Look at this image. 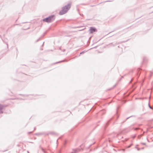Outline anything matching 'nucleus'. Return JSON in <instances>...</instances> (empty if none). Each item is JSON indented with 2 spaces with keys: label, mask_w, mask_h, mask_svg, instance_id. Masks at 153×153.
Wrapping results in <instances>:
<instances>
[{
  "label": "nucleus",
  "mask_w": 153,
  "mask_h": 153,
  "mask_svg": "<svg viewBox=\"0 0 153 153\" xmlns=\"http://www.w3.org/2000/svg\"><path fill=\"white\" fill-rule=\"evenodd\" d=\"M71 5V4L69 3L67 5L63 7L62 10L60 11L59 14L61 15L65 13L70 8Z\"/></svg>",
  "instance_id": "nucleus-1"
},
{
  "label": "nucleus",
  "mask_w": 153,
  "mask_h": 153,
  "mask_svg": "<svg viewBox=\"0 0 153 153\" xmlns=\"http://www.w3.org/2000/svg\"><path fill=\"white\" fill-rule=\"evenodd\" d=\"M55 19V16L54 15H52L49 16L48 17L43 19L42 21L47 23L51 22H53Z\"/></svg>",
  "instance_id": "nucleus-2"
},
{
  "label": "nucleus",
  "mask_w": 153,
  "mask_h": 153,
  "mask_svg": "<svg viewBox=\"0 0 153 153\" xmlns=\"http://www.w3.org/2000/svg\"><path fill=\"white\" fill-rule=\"evenodd\" d=\"M89 30H90V33H92L94 32H96L97 31V29L93 27H91Z\"/></svg>",
  "instance_id": "nucleus-3"
},
{
  "label": "nucleus",
  "mask_w": 153,
  "mask_h": 153,
  "mask_svg": "<svg viewBox=\"0 0 153 153\" xmlns=\"http://www.w3.org/2000/svg\"><path fill=\"white\" fill-rule=\"evenodd\" d=\"M4 107V106L2 105H0V114L2 113L3 112L2 110Z\"/></svg>",
  "instance_id": "nucleus-4"
},
{
  "label": "nucleus",
  "mask_w": 153,
  "mask_h": 153,
  "mask_svg": "<svg viewBox=\"0 0 153 153\" xmlns=\"http://www.w3.org/2000/svg\"><path fill=\"white\" fill-rule=\"evenodd\" d=\"M44 134V133L41 132V133H36V135H42V134Z\"/></svg>",
  "instance_id": "nucleus-5"
},
{
  "label": "nucleus",
  "mask_w": 153,
  "mask_h": 153,
  "mask_svg": "<svg viewBox=\"0 0 153 153\" xmlns=\"http://www.w3.org/2000/svg\"><path fill=\"white\" fill-rule=\"evenodd\" d=\"M73 150L75 152H78L79 151V150H78V149H73Z\"/></svg>",
  "instance_id": "nucleus-6"
},
{
  "label": "nucleus",
  "mask_w": 153,
  "mask_h": 153,
  "mask_svg": "<svg viewBox=\"0 0 153 153\" xmlns=\"http://www.w3.org/2000/svg\"><path fill=\"white\" fill-rule=\"evenodd\" d=\"M41 37H40L39 38L36 42H38L40 40V39H41Z\"/></svg>",
  "instance_id": "nucleus-7"
},
{
  "label": "nucleus",
  "mask_w": 153,
  "mask_h": 153,
  "mask_svg": "<svg viewBox=\"0 0 153 153\" xmlns=\"http://www.w3.org/2000/svg\"><path fill=\"white\" fill-rule=\"evenodd\" d=\"M41 150H42V151L43 152L45 153V150H44V149L42 148H41Z\"/></svg>",
  "instance_id": "nucleus-8"
},
{
  "label": "nucleus",
  "mask_w": 153,
  "mask_h": 153,
  "mask_svg": "<svg viewBox=\"0 0 153 153\" xmlns=\"http://www.w3.org/2000/svg\"><path fill=\"white\" fill-rule=\"evenodd\" d=\"M64 61V60H62V61H59V62H57L55 64H56V63H59L60 62H63Z\"/></svg>",
  "instance_id": "nucleus-9"
},
{
  "label": "nucleus",
  "mask_w": 153,
  "mask_h": 153,
  "mask_svg": "<svg viewBox=\"0 0 153 153\" xmlns=\"http://www.w3.org/2000/svg\"><path fill=\"white\" fill-rule=\"evenodd\" d=\"M128 117L127 118H126V119L124 121V122H123L122 123H123L126 120H127V119H128L129 118H130V117Z\"/></svg>",
  "instance_id": "nucleus-10"
},
{
  "label": "nucleus",
  "mask_w": 153,
  "mask_h": 153,
  "mask_svg": "<svg viewBox=\"0 0 153 153\" xmlns=\"http://www.w3.org/2000/svg\"><path fill=\"white\" fill-rule=\"evenodd\" d=\"M51 134H54L57 135L56 133H54V132H51Z\"/></svg>",
  "instance_id": "nucleus-11"
},
{
  "label": "nucleus",
  "mask_w": 153,
  "mask_h": 153,
  "mask_svg": "<svg viewBox=\"0 0 153 153\" xmlns=\"http://www.w3.org/2000/svg\"><path fill=\"white\" fill-rule=\"evenodd\" d=\"M149 108H151V109H152V107L151 106H150V105H149Z\"/></svg>",
  "instance_id": "nucleus-12"
},
{
  "label": "nucleus",
  "mask_w": 153,
  "mask_h": 153,
  "mask_svg": "<svg viewBox=\"0 0 153 153\" xmlns=\"http://www.w3.org/2000/svg\"><path fill=\"white\" fill-rule=\"evenodd\" d=\"M132 144H130L129 146H128V148H129L130 147H131V146H132Z\"/></svg>",
  "instance_id": "nucleus-13"
},
{
  "label": "nucleus",
  "mask_w": 153,
  "mask_h": 153,
  "mask_svg": "<svg viewBox=\"0 0 153 153\" xmlns=\"http://www.w3.org/2000/svg\"><path fill=\"white\" fill-rule=\"evenodd\" d=\"M84 53H85V51H83L82 52H81L80 54H83Z\"/></svg>",
  "instance_id": "nucleus-14"
},
{
  "label": "nucleus",
  "mask_w": 153,
  "mask_h": 153,
  "mask_svg": "<svg viewBox=\"0 0 153 153\" xmlns=\"http://www.w3.org/2000/svg\"><path fill=\"white\" fill-rule=\"evenodd\" d=\"M139 129L138 128H134L135 130H137Z\"/></svg>",
  "instance_id": "nucleus-15"
},
{
  "label": "nucleus",
  "mask_w": 153,
  "mask_h": 153,
  "mask_svg": "<svg viewBox=\"0 0 153 153\" xmlns=\"http://www.w3.org/2000/svg\"><path fill=\"white\" fill-rule=\"evenodd\" d=\"M116 85H117V84H116L115 85H114V86H113V88H114V87H115L116 86Z\"/></svg>",
  "instance_id": "nucleus-16"
},
{
  "label": "nucleus",
  "mask_w": 153,
  "mask_h": 153,
  "mask_svg": "<svg viewBox=\"0 0 153 153\" xmlns=\"http://www.w3.org/2000/svg\"><path fill=\"white\" fill-rule=\"evenodd\" d=\"M142 144L144 145H146V144L145 143H142Z\"/></svg>",
  "instance_id": "nucleus-17"
},
{
  "label": "nucleus",
  "mask_w": 153,
  "mask_h": 153,
  "mask_svg": "<svg viewBox=\"0 0 153 153\" xmlns=\"http://www.w3.org/2000/svg\"><path fill=\"white\" fill-rule=\"evenodd\" d=\"M145 58H145V57H144L143 58V60H144V61L145 60Z\"/></svg>",
  "instance_id": "nucleus-18"
},
{
  "label": "nucleus",
  "mask_w": 153,
  "mask_h": 153,
  "mask_svg": "<svg viewBox=\"0 0 153 153\" xmlns=\"http://www.w3.org/2000/svg\"><path fill=\"white\" fill-rule=\"evenodd\" d=\"M140 135H139V136H138V138H139V139H140Z\"/></svg>",
  "instance_id": "nucleus-19"
},
{
  "label": "nucleus",
  "mask_w": 153,
  "mask_h": 153,
  "mask_svg": "<svg viewBox=\"0 0 153 153\" xmlns=\"http://www.w3.org/2000/svg\"><path fill=\"white\" fill-rule=\"evenodd\" d=\"M135 136H133V137H132V138H135Z\"/></svg>",
  "instance_id": "nucleus-20"
},
{
  "label": "nucleus",
  "mask_w": 153,
  "mask_h": 153,
  "mask_svg": "<svg viewBox=\"0 0 153 153\" xmlns=\"http://www.w3.org/2000/svg\"><path fill=\"white\" fill-rule=\"evenodd\" d=\"M32 133L31 132H28V134H30V133Z\"/></svg>",
  "instance_id": "nucleus-21"
},
{
  "label": "nucleus",
  "mask_w": 153,
  "mask_h": 153,
  "mask_svg": "<svg viewBox=\"0 0 153 153\" xmlns=\"http://www.w3.org/2000/svg\"><path fill=\"white\" fill-rule=\"evenodd\" d=\"M123 151H125V150L124 149H123Z\"/></svg>",
  "instance_id": "nucleus-22"
},
{
  "label": "nucleus",
  "mask_w": 153,
  "mask_h": 153,
  "mask_svg": "<svg viewBox=\"0 0 153 153\" xmlns=\"http://www.w3.org/2000/svg\"><path fill=\"white\" fill-rule=\"evenodd\" d=\"M27 153H29V151H27Z\"/></svg>",
  "instance_id": "nucleus-23"
},
{
  "label": "nucleus",
  "mask_w": 153,
  "mask_h": 153,
  "mask_svg": "<svg viewBox=\"0 0 153 153\" xmlns=\"http://www.w3.org/2000/svg\"><path fill=\"white\" fill-rule=\"evenodd\" d=\"M65 51V50L64 49V50H63V52H64Z\"/></svg>",
  "instance_id": "nucleus-24"
},
{
  "label": "nucleus",
  "mask_w": 153,
  "mask_h": 153,
  "mask_svg": "<svg viewBox=\"0 0 153 153\" xmlns=\"http://www.w3.org/2000/svg\"><path fill=\"white\" fill-rule=\"evenodd\" d=\"M44 42H43V44H42V46H43V44H44Z\"/></svg>",
  "instance_id": "nucleus-25"
},
{
  "label": "nucleus",
  "mask_w": 153,
  "mask_h": 153,
  "mask_svg": "<svg viewBox=\"0 0 153 153\" xmlns=\"http://www.w3.org/2000/svg\"><path fill=\"white\" fill-rule=\"evenodd\" d=\"M59 49H60V50H61V48H59Z\"/></svg>",
  "instance_id": "nucleus-26"
},
{
  "label": "nucleus",
  "mask_w": 153,
  "mask_h": 153,
  "mask_svg": "<svg viewBox=\"0 0 153 153\" xmlns=\"http://www.w3.org/2000/svg\"><path fill=\"white\" fill-rule=\"evenodd\" d=\"M112 89V88H110V89H109V90H110V89Z\"/></svg>",
  "instance_id": "nucleus-27"
},
{
  "label": "nucleus",
  "mask_w": 153,
  "mask_h": 153,
  "mask_svg": "<svg viewBox=\"0 0 153 153\" xmlns=\"http://www.w3.org/2000/svg\"><path fill=\"white\" fill-rule=\"evenodd\" d=\"M137 150H139V149H137Z\"/></svg>",
  "instance_id": "nucleus-28"
},
{
  "label": "nucleus",
  "mask_w": 153,
  "mask_h": 153,
  "mask_svg": "<svg viewBox=\"0 0 153 153\" xmlns=\"http://www.w3.org/2000/svg\"><path fill=\"white\" fill-rule=\"evenodd\" d=\"M35 129H36V128H34V130H35Z\"/></svg>",
  "instance_id": "nucleus-29"
}]
</instances>
